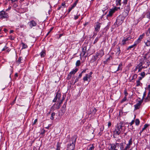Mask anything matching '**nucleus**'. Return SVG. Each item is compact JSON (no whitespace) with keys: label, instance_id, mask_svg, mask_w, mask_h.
Returning a JSON list of instances; mask_svg holds the SVG:
<instances>
[{"label":"nucleus","instance_id":"052dcab7","mask_svg":"<svg viewBox=\"0 0 150 150\" xmlns=\"http://www.w3.org/2000/svg\"><path fill=\"white\" fill-rule=\"evenodd\" d=\"M82 76V73H81L79 75V76L78 78L79 79Z\"/></svg>","mask_w":150,"mask_h":150},{"label":"nucleus","instance_id":"e433bc0d","mask_svg":"<svg viewBox=\"0 0 150 150\" xmlns=\"http://www.w3.org/2000/svg\"><path fill=\"white\" fill-rule=\"evenodd\" d=\"M131 39V38L130 37H128L127 38H124L123 39L125 40H126V41L127 42V41H128L129 40H130Z\"/></svg>","mask_w":150,"mask_h":150},{"label":"nucleus","instance_id":"49530a36","mask_svg":"<svg viewBox=\"0 0 150 150\" xmlns=\"http://www.w3.org/2000/svg\"><path fill=\"white\" fill-rule=\"evenodd\" d=\"M128 0H124L123 3L124 4H127Z\"/></svg>","mask_w":150,"mask_h":150},{"label":"nucleus","instance_id":"3c124183","mask_svg":"<svg viewBox=\"0 0 150 150\" xmlns=\"http://www.w3.org/2000/svg\"><path fill=\"white\" fill-rule=\"evenodd\" d=\"M18 76V74L17 73H16L15 75L14 79L16 80V77H17Z\"/></svg>","mask_w":150,"mask_h":150},{"label":"nucleus","instance_id":"6e6552de","mask_svg":"<svg viewBox=\"0 0 150 150\" xmlns=\"http://www.w3.org/2000/svg\"><path fill=\"white\" fill-rule=\"evenodd\" d=\"M143 63L141 62H140L136 66L137 69H138V72H140L144 67L142 66Z\"/></svg>","mask_w":150,"mask_h":150},{"label":"nucleus","instance_id":"2f4dec72","mask_svg":"<svg viewBox=\"0 0 150 150\" xmlns=\"http://www.w3.org/2000/svg\"><path fill=\"white\" fill-rule=\"evenodd\" d=\"M146 33L147 36H150V28L148 29Z\"/></svg>","mask_w":150,"mask_h":150},{"label":"nucleus","instance_id":"c9c22d12","mask_svg":"<svg viewBox=\"0 0 150 150\" xmlns=\"http://www.w3.org/2000/svg\"><path fill=\"white\" fill-rule=\"evenodd\" d=\"M80 61L79 60H77L76 63V65L77 66H79L80 64Z\"/></svg>","mask_w":150,"mask_h":150},{"label":"nucleus","instance_id":"13d9d810","mask_svg":"<svg viewBox=\"0 0 150 150\" xmlns=\"http://www.w3.org/2000/svg\"><path fill=\"white\" fill-rule=\"evenodd\" d=\"M37 119H35L33 123V125H35L37 122Z\"/></svg>","mask_w":150,"mask_h":150},{"label":"nucleus","instance_id":"de8ad7c7","mask_svg":"<svg viewBox=\"0 0 150 150\" xmlns=\"http://www.w3.org/2000/svg\"><path fill=\"white\" fill-rule=\"evenodd\" d=\"M147 17L148 18H150V12L148 13L147 14Z\"/></svg>","mask_w":150,"mask_h":150},{"label":"nucleus","instance_id":"a211bd4d","mask_svg":"<svg viewBox=\"0 0 150 150\" xmlns=\"http://www.w3.org/2000/svg\"><path fill=\"white\" fill-rule=\"evenodd\" d=\"M66 105L64 104L62 108L61 111L63 114H64L66 111Z\"/></svg>","mask_w":150,"mask_h":150},{"label":"nucleus","instance_id":"9b49d317","mask_svg":"<svg viewBox=\"0 0 150 150\" xmlns=\"http://www.w3.org/2000/svg\"><path fill=\"white\" fill-rule=\"evenodd\" d=\"M129 12L126 11H124L122 13V15L121 16H120V17H122V21H123L122 20H124V19L126 17L128 14Z\"/></svg>","mask_w":150,"mask_h":150},{"label":"nucleus","instance_id":"603ef678","mask_svg":"<svg viewBox=\"0 0 150 150\" xmlns=\"http://www.w3.org/2000/svg\"><path fill=\"white\" fill-rule=\"evenodd\" d=\"M148 88L149 90V94H150V85H148Z\"/></svg>","mask_w":150,"mask_h":150},{"label":"nucleus","instance_id":"4d7b16f0","mask_svg":"<svg viewBox=\"0 0 150 150\" xmlns=\"http://www.w3.org/2000/svg\"><path fill=\"white\" fill-rule=\"evenodd\" d=\"M45 131L44 129H42L41 131V134H43L45 133Z\"/></svg>","mask_w":150,"mask_h":150},{"label":"nucleus","instance_id":"b1692460","mask_svg":"<svg viewBox=\"0 0 150 150\" xmlns=\"http://www.w3.org/2000/svg\"><path fill=\"white\" fill-rule=\"evenodd\" d=\"M98 52L99 54V56L100 57H102L104 54V52L103 50L99 51Z\"/></svg>","mask_w":150,"mask_h":150},{"label":"nucleus","instance_id":"c03bdc74","mask_svg":"<svg viewBox=\"0 0 150 150\" xmlns=\"http://www.w3.org/2000/svg\"><path fill=\"white\" fill-rule=\"evenodd\" d=\"M98 38H96L95 40L93 42V44H95L96 43L98 40Z\"/></svg>","mask_w":150,"mask_h":150},{"label":"nucleus","instance_id":"f257e3e1","mask_svg":"<svg viewBox=\"0 0 150 150\" xmlns=\"http://www.w3.org/2000/svg\"><path fill=\"white\" fill-rule=\"evenodd\" d=\"M123 127V124L122 123L117 124L114 131V135H118L120 134H122L124 132L122 129Z\"/></svg>","mask_w":150,"mask_h":150},{"label":"nucleus","instance_id":"20e7f679","mask_svg":"<svg viewBox=\"0 0 150 150\" xmlns=\"http://www.w3.org/2000/svg\"><path fill=\"white\" fill-rule=\"evenodd\" d=\"M119 147V144L116 143L115 144H110V148L109 150H118Z\"/></svg>","mask_w":150,"mask_h":150},{"label":"nucleus","instance_id":"e2e57ef3","mask_svg":"<svg viewBox=\"0 0 150 150\" xmlns=\"http://www.w3.org/2000/svg\"><path fill=\"white\" fill-rule=\"evenodd\" d=\"M137 68L136 67L133 70V71L135 72L136 71H137Z\"/></svg>","mask_w":150,"mask_h":150},{"label":"nucleus","instance_id":"37998d69","mask_svg":"<svg viewBox=\"0 0 150 150\" xmlns=\"http://www.w3.org/2000/svg\"><path fill=\"white\" fill-rule=\"evenodd\" d=\"M134 120H132V122H130L129 124V125L130 126H131L134 123Z\"/></svg>","mask_w":150,"mask_h":150},{"label":"nucleus","instance_id":"f704fd0d","mask_svg":"<svg viewBox=\"0 0 150 150\" xmlns=\"http://www.w3.org/2000/svg\"><path fill=\"white\" fill-rule=\"evenodd\" d=\"M22 48H25L27 47V45L23 43H22Z\"/></svg>","mask_w":150,"mask_h":150},{"label":"nucleus","instance_id":"a19ab883","mask_svg":"<svg viewBox=\"0 0 150 150\" xmlns=\"http://www.w3.org/2000/svg\"><path fill=\"white\" fill-rule=\"evenodd\" d=\"M60 143L59 142H58L57 145V148H60Z\"/></svg>","mask_w":150,"mask_h":150},{"label":"nucleus","instance_id":"680f3d73","mask_svg":"<svg viewBox=\"0 0 150 150\" xmlns=\"http://www.w3.org/2000/svg\"><path fill=\"white\" fill-rule=\"evenodd\" d=\"M108 127L110 126L111 125V123L110 122H109L108 124Z\"/></svg>","mask_w":150,"mask_h":150},{"label":"nucleus","instance_id":"ea45409f","mask_svg":"<svg viewBox=\"0 0 150 150\" xmlns=\"http://www.w3.org/2000/svg\"><path fill=\"white\" fill-rule=\"evenodd\" d=\"M145 73L144 72H143L141 73L140 75L142 76V78H143L145 76Z\"/></svg>","mask_w":150,"mask_h":150},{"label":"nucleus","instance_id":"c85d7f7f","mask_svg":"<svg viewBox=\"0 0 150 150\" xmlns=\"http://www.w3.org/2000/svg\"><path fill=\"white\" fill-rule=\"evenodd\" d=\"M121 0H116V4L117 6H120L121 5V4L120 3Z\"/></svg>","mask_w":150,"mask_h":150},{"label":"nucleus","instance_id":"338daca9","mask_svg":"<svg viewBox=\"0 0 150 150\" xmlns=\"http://www.w3.org/2000/svg\"><path fill=\"white\" fill-rule=\"evenodd\" d=\"M52 28H51L49 32H48V33H47V35H48L50 33V31L52 30Z\"/></svg>","mask_w":150,"mask_h":150},{"label":"nucleus","instance_id":"1a4fd4ad","mask_svg":"<svg viewBox=\"0 0 150 150\" xmlns=\"http://www.w3.org/2000/svg\"><path fill=\"white\" fill-rule=\"evenodd\" d=\"M28 24L31 28L37 25L36 23L34 20H32L28 22Z\"/></svg>","mask_w":150,"mask_h":150},{"label":"nucleus","instance_id":"79ce46f5","mask_svg":"<svg viewBox=\"0 0 150 150\" xmlns=\"http://www.w3.org/2000/svg\"><path fill=\"white\" fill-rule=\"evenodd\" d=\"M94 149V147L92 145L91 146L89 147L88 149V150H92Z\"/></svg>","mask_w":150,"mask_h":150},{"label":"nucleus","instance_id":"4c0bfd02","mask_svg":"<svg viewBox=\"0 0 150 150\" xmlns=\"http://www.w3.org/2000/svg\"><path fill=\"white\" fill-rule=\"evenodd\" d=\"M148 125L147 124H145L144 125V127L142 128V131H144V130L148 127Z\"/></svg>","mask_w":150,"mask_h":150},{"label":"nucleus","instance_id":"69168bd1","mask_svg":"<svg viewBox=\"0 0 150 150\" xmlns=\"http://www.w3.org/2000/svg\"><path fill=\"white\" fill-rule=\"evenodd\" d=\"M63 99L62 100H61L60 102L59 101H58V102L59 103V104H61L62 103V101H63Z\"/></svg>","mask_w":150,"mask_h":150},{"label":"nucleus","instance_id":"f03ea898","mask_svg":"<svg viewBox=\"0 0 150 150\" xmlns=\"http://www.w3.org/2000/svg\"><path fill=\"white\" fill-rule=\"evenodd\" d=\"M76 141V138L75 136H74L72 138L71 143L70 142L67 145V150H74L75 148V145Z\"/></svg>","mask_w":150,"mask_h":150},{"label":"nucleus","instance_id":"393cba45","mask_svg":"<svg viewBox=\"0 0 150 150\" xmlns=\"http://www.w3.org/2000/svg\"><path fill=\"white\" fill-rule=\"evenodd\" d=\"M22 59L21 57H19L18 60L16 61V63L18 65H19L20 63H22L21 61Z\"/></svg>","mask_w":150,"mask_h":150},{"label":"nucleus","instance_id":"dca6fc26","mask_svg":"<svg viewBox=\"0 0 150 150\" xmlns=\"http://www.w3.org/2000/svg\"><path fill=\"white\" fill-rule=\"evenodd\" d=\"M86 47H83V48L82 52L81 54L82 56H84L86 53Z\"/></svg>","mask_w":150,"mask_h":150},{"label":"nucleus","instance_id":"aec40b11","mask_svg":"<svg viewBox=\"0 0 150 150\" xmlns=\"http://www.w3.org/2000/svg\"><path fill=\"white\" fill-rule=\"evenodd\" d=\"M150 100V94H148L146 98L145 99L144 101L145 102H147Z\"/></svg>","mask_w":150,"mask_h":150},{"label":"nucleus","instance_id":"f3484780","mask_svg":"<svg viewBox=\"0 0 150 150\" xmlns=\"http://www.w3.org/2000/svg\"><path fill=\"white\" fill-rule=\"evenodd\" d=\"M145 45L149 47L150 46V40H147L144 41Z\"/></svg>","mask_w":150,"mask_h":150},{"label":"nucleus","instance_id":"bb28decb","mask_svg":"<svg viewBox=\"0 0 150 150\" xmlns=\"http://www.w3.org/2000/svg\"><path fill=\"white\" fill-rule=\"evenodd\" d=\"M124 144H125L123 143H121L120 144H119V146L120 147V150H123Z\"/></svg>","mask_w":150,"mask_h":150},{"label":"nucleus","instance_id":"2eb2a0df","mask_svg":"<svg viewBox=\"0 0 150 150\" xmlns=\"http://www.w3.org/2000/svg\"><path fill=\"white\" fill-rule=\"evenodd\" d=\"M132 144V138H131L129 140L128 144H127L126 146L130 148V145H131Z\"/></svg>","mask_w":150,"mask_h":150},{"label":"nucleus","instance_id":"a878e982","mask_svg":"<svg viewBox=\"0 0 150 150\" xmlns=\"http://www.w3.org/2000/svg\"><path fill=\"white\" fill-rule=\"evenodd\" d=\"M117 51L116 54L117 55H119L120 53V47L118 46L117 48Z\"/></svg>","mask_w":150,"mask_h":150},{"label":"nucleus","instance_id":"bf43d9fd","mask_svg":"<svg viewBox=\"0 0 150 150\" xmlns=\"http://www.w3.org/2000/svg\"><path fill=\"white\" fill-rule=\"evenodd\" d=\"M51 126V124H49L48 125V126H47V127H45V128H46V129H49V128H50V127Z\"/></svg>","mask_w":150,"mask_h":150},{"label":"nucleus","instance_id":"423d86ee","mask_svg":"<svg viewBox=\"0 0 150 150\" xmlns=\"http://www.w3.org/2000/svg\"><path fill=\"white\" fill-rule=\"evenodd\" d=\"M0 16L2 18H8V16L7 13L4 11L0 12Z\"/></svg>","mask_w":150,"mask_h":150},{"label":"nucleus","instance_id":"5fc2aeb1","mask_svg":"<svg viewBox=\"0 0 150 150\" xmlns=\"http://www.w3.org/2000/svg\"><path fill=\"white\" fill-rule=\"evenodd\" d=\"M18 6V5L17 4H16V3H14V4L13 5V6L14 7V8H16Z\"/></svg>","mask_w":150,"mask_h":150},{"label":"nucleus","instance_id":"0e129e2a","mask_svg":"<svg viewBox=\"0 0 150 150\" xmlns=\"http://www.w3.org/2000/svg\"><path fill=\"white\" fill-rule=\"evenodd\" d=\"M78 16H75V17H74V18L75 20H76L77 19H78Z\"/></svg>","mask_w":150,"mask_h":150},{"label":"nucleus","instance_id":"864d4df0","mask_svg":"<svg viewBox=\"0 0 150 150\" xmlns=\"http://www.w3.org/2000/svg\"><path fill=\"white\" fill-rule=\"evenodd\" d=\"M8 48V47H6V46H5L2 50V51H4V50H6V49H7V48Z\"/></svg>","mask_w":150,"mask_h":150},{"label":"nucleus","instance_id":"7ed1b4c3","mask_svg":"<svg viewBox=\"0 0 150 150\" xmlns=\"http://www.w3.org/2000/svg\"><path fill=\"white\" fill-rule=\"evenodd\" d=\"M92 74V72H91L89 73L86 74V76H84L83 78V79L84 81H88L89 82L91 80V75Z\"/></svg>","mask_w":150,"mask_h":150},{"label":"nucleus","instance_id":"412c9836","mask_svg":"<svg viewBox=\"0 0 150 150\" xmlns=\"http://www.w3.org/2000/svg\"><path fill=\"white\" fill-rule=\"evenodd\" d=\"M122 63L120 64L119 65L117 69L116 70V71H118L120 70L121 71H122Z\"/></svg>","mask_w":150,"mask_h":150},{"label":"nucleus","instance_id":"4468645a","mask_svg":"<svg viewBox=\"0 0 150 150\" xmlns=\"http://www.w3.org/2000/svg\"><path fill=\"white\" fill-rule=\"evenodd\" d=\"M100 23H98L96 25V26L95 28V30L97 32H98L99 30L100 27Z\"/></svg>","mask_w":150,"mask_h":150},{"label":"nucleus","instance_id":"473e14b6","mask_svg":"<svg viewBox=\"0 0 150 150\" xmlns=\"http://www.w3.org/2000/svg\"><path fill=\"white\" fill-rule=\"evenodd\" d=\"M55 112H53L51 114V116L50 117V119L52 120H53L54 119V116L55 115Z\"/></svg>","mask_w":150,"mask_h":150},{"label":"nucleus","instance_id":"cd10ccee","mask_svg":"<svg viewBox=\"0 0 150 150\" xmlns=\"http://www.w3.org/2000/svg\"><path fill=\"white\" fill-rule=\"evenodd\" d=\"M40 56L41 57H44L46 55V53L45 51H42L40 53Z\"/></svg>","mask_w":150,"mask_h":150},{"label":"nucleus","instance_id":"09e8293b","mask_svg":"<svg viewBox=\"0 0 150 150\" xmlns=\"http://www.w3.org/2000/svg\"><path fill=\"white\" fill-rule=\"evenodd\" d=\"M137 77V75L136 74H134L133 76V79H135V78H136Z\"/></svg>","mask_w":150,"mask_h":150},{"label":"nucleus","instance_id":"9d476101","mask_svg":"<svg viewBox=\"0 0 150 150\" xmlns=\"http://www.w3.org/2000/svg\"><path fill=\"white\" fill-rule=\"evenodd\" d=\"M145 33H144L142 35H140V36L137 39V40L135 42L137 44L141 42L142 39H143V38L144 36H145Z\"/></svg>","mask_w":150,"mask_h":150},{"label":"nucleus","instance_id":"4be33fe9","mask_svg":"<svg viewBox=\"0 0 150 150\" xmlns=\"http://www.w3.org/2000/svg\"><path fill=\"white\" fill-rule=\"evenodd\" d=\"M125 11H127L129 12L130 9V7L129 5H127V6H126L125 7Z\"/></svg>","mask_w":150,"mask_h":150},{"label":"nucleus","instance_id":"0eeeda50","mask_svg":"<svg viewBox=\"0 0 150 150\" xmlns=\"http://www.w3.org/2000/svg\"><path fill=\"white\" fill-rule=\"evenodd\" d=\"M117 8L115 7L113 9H111L109 11L108 14L107 15V17H111L112 16L113 14L115 12V11L117 10Z\"/></svg>","mask_w":150,"mask_h":150},{"label":"nucleus","instance_id":"c756f323","mask_svg":"<svg viewBox=\"0 0 150 150\" xmlns=\"http://www.w3.org/2000/svg\"><path fill=\"white\" fill-rule=\"evenodd\" d=\"M135 123L136 125L138 126L139 125L140 123V121L139 119H136L135 120Z\"/></svg>","mask_w":150,"mask_h":150},{"label":"nucleus","instance_id":"ddd939ff","mask_svg":"<svg viewBox=\"0 0 150 150\" xmlns=\"http://www.w3.org/2000/svg\"><path fill=\"white\" fill-rule=\"evenodd\" d=\"M78 70V69L77 68H76L75 69L73 70L72 71L70 72L69 74L68 75V78L69 79H70L71 76V75L72 74H74L76 72H77Z\"/></svg>","mask_w":150,"mask_h":150},{"label":"nucleus","instance_id":"6e6d98bb","mask_svg":"<svg viewBox=\"0 0 150 150\" xmlns=\"http://www.w3.org/2000/svg\"><path fill=\"white\" fill-rule=\"evenodd\" d=\"M79 78H77L75 80V81L74 82V84L76 82H77L78 81H79Z\"/></svg>","mask_w":150,"mask_h":150},{"label":"nucleus","instance_id":"8fccbe9b","mask_svg":"<svg viewBox=\"0 0 150 150\" xmlns=\"http://www.w3.org/2000/svg\"><path fill=\"white\" fill-rule=\"evenodd\" d=\"M130 148L129 147L126 146L125 147V148L122 150H127L128 149H129Z\"/></svg>","mask_w":150,"mask_h":150},{"label":"nucleus","instance_id":"a18cd8bd","mask_svg":"<svg viewBox=\"0 0 150 150\" xmlns=\"http://www.w3.org/2000/svg\"><path fill=\"white\" fill-rule=\"evenodd\" d=\"M127 99L126 98V97H125L123 98V99L122 100L121 102V103H123L124 101L126 100Z\"/></svg>","mask_w":150,"mask_h":150},{"label":"nucleus","instance_id":"774afa93","mask_svg":"<svg viewBox=\"0 0 150 150\" xmlns=\"http://www.w3.org/2000/svg\"><path fill=\"white\" fill-rule=\"evenodd\" d=\"M60 105L61 104H59V105H58L57 107V109H59L60 108Z\"/></svg>","mask_w":150,"mask_h":150},{"label":"nucleus","instance_id":"5701e85b","mask_svg":"<svg viewBox=\"0 0 150 150\" xmlns=\"http://www.w3.org/2000/svg\"><path fill=\"white\" fill-rule=\"evenodd\" d=\"M99 56V53L98 52H96V55L94 56V60H96L98 58V56Z\"/></svg>","mask_w":150,"mask_h":150},{"label":"nucleus","instance_id":"f8f14e48","mask_svg":"<svg viewBox=\"0 0 150 150\" xmlns=\"http://www.w3.org/2000/svg\"><path fill=\"white\" fill-rule=\"evenodd\" d=\"M61 96V95L59 93H57L54 99L53 100V102H55L56 101L57 99H58L57 101H58V100H60V99Z\"/></svg>","mask_w":150,"mask_h":150},{"label":"nucleus","instance_id":"58836bf2","mask_svg":"<svg viewBox=\"0 0 150 150\" xmlns=\"http://www.w3.org/2000/svg\"><path fill=\"white\" fill-rule=\"evenodd\" d=\"M137 86H140L141 84V82L139 80H138L137 81Z\"/></svg>","mask_w":150,"mask_h":150},{"label":"nucleus","instance_id":"39448f33","mask_svg":"<svg viewBox=\"0 0 150 150\" xmlns=\"http://www.w3.org/2000/svg\"><path fill=\"white\" fill-rule=\"evenodd\" d=\"M146 95V92H145L144 93L143 95L142 99V100L141 101H139L138 103H137L136 105H134L135 108L136 109H137L139 108L140 105H141V104H142V103L143 101V100L144 98L145 97Z\"/></svg>","mask_w":150,"mask_h":150},{"label":"nucleus","instance_id":"7c9ffc66","mask_svg":"<svg viewBox=\"0 0 150 150\" xmlns=\"http://www.w3.org/2000/svg\"><path fill=\"white\" fill-rule=\"evenodd\" d=\"M122 43L121 44V45H124L127 43V42L126 41V40L124 39L122 40Z\"/></svg>","mask_w":150,"mask_h":150},{"label":"nucleus","instance_id":"72a5a7b5","mask_svg":"<svg viewBox=\"0 0 150 150\" xmlns=\"http://www.w3.org/2000/svg\"><path fill=\"white\" fill-rule=\"evenodd\" d=\"M137 44L135 42V43L133 45L129 47L127 49H131L133 48L134 46H136Z\"/></svg>","mask_w":150,"mask_h":150},{"label":"nucleus","instance_id":"6ab92c4d","mask_svg":"<svg viewBox=\"0 0 150 150\" xmlns=\"http://www.w3.org/2000/svg\"><path fill=\"white\" fill-rule=\"evenodd\" d=\"M77 4L76 2H75L74 4H73V5L72 6V7L69 9L68 12H70L72 10V9H73L76 5Z\"/></svg>","mask_w":150,"mask_h":150}]
</instances>
